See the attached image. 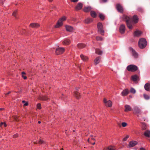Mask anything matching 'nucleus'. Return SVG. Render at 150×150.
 Returning <instances> with one entry per match:
<instances>
[{"instance_id":"nucleus-1","label":"nucleus","mask_w":150,"mask_h":150,"mask_svg":"<svg viewBox=\"0 0 150 150\" xmlns=\"http://www.w3.org/2000/svg\"><path fill=\"white\" fill-rule=\"evenodd\" d=\"M123 19L126 22L127 27L130 29L132 28V22L131 21V17H129L126 15H124L123 17Z\"/></svg>"},{"instance_id":"nucleus-2","label":"nucleus","mask_w":150,"mask_h":150,"mask_svg":"<svg viewBox=\"0 0 150 150\" xmlns=\"http://www.w3.org/2000/svg\"><path fill=\"white\" fill-rule=\"evenodd\" d=\"M139 46L141 49L145 47L146 45V41L145 39L142 38L139 40Z\"/></svg>"},{"instance_id":"nucleus-3","label":"nucleus","mask_w":150,"mask_h":150,"mask_svg":"<svg viewBox=\"0 0 150 150\" xmlns=\"http://www.w3.org/2000/svg\"><path fill=\"white\" fill-rule=\"evenodd\" d=\"M127 69L129 71L134 72L137 70L138 67L135 65L131 64L128 65L127 67Z\"/></svg>"},{"instance_id":"nucleus-4","label":"nucleus","mask_w":150,"mask_h":150,"mask_svg":"<svg viewBox=\"0 0 150 150\" xmlns=\"http://www.w3.org/2000/svg\"><path fill=\"white\" fill-rule=\"evenodd\" d=\"M65 49L64 47H58L56 49L55 54L58 55L63 54L65 51Z\"/></svg>"},{"instance_id":"nucleus-5","label":"nucleus","mask_w":150,"mask_h":150,"mask_svg":"<svg viewBox=\"0 0 150 150\" xmlns=\"http://www.w3.org/2000/svg\"><path fill=\"white\" fill-rule=\"evenodd\" d=\"M98 31L99 32L101 35H103L104 33V30L103 29V25L102 23L99 22L97 25Z\"/></svg>"},{"instance_id":"nucleus-6","label":"nucleus","mask_w":150,"mask_h":150,"mask_svg":"<svg viewBox=\"0 0 150 150\" xmlns=\"http://www.w3.org/2000/svg\"><path fill=\"white\" fill-rule=\"evenodd\" d=\"M103 102L105 105L108 107H111L112 105V102L111 101L109 100L107 101V99L105 98L103 99Z\"/></svg>"},{"instance_id":"nucleus-7","label":"nucleus","mask_w":150,"mask_h":150,"mask_svg":"<svg viewBox=\"0 0 150 150\" xmlns=\"http://www.w3.org/2000/svg\"><path fill=\"white\" fill-rule=\"evenodd\" d=\"M116 8L117 10L120 13L123 11V9L122 6L120 4H117L116 5Z\"/></svg>"},{"instance_id":"nucleus-8","label":"nucleus","mask_w":150,"mask_h":150,"mask_svg":"<svg viewBox=\"0 0 150 150\" xmlns=\"http://www.w3.org/2000/svg\"><path fill=\"white\" fill-rule=\"evenodd\" d=\"M70 40L68 38L64 39L62 42L63 45H69L70 44Z\"/></svg>"},{"instance_id":"nucleus-9","label":"nucleus","mask_w":150,"mask_h":150,"mask_svg":"<svg viewBox=\"0 0 150 150\" xmlns=\"http://www.w3.org/2000/svg\"><path fill=\"white\" fill-rule=\"evenodd\" d=\"M129 91L127 89L124 90L121 93V95L122 96H127L129 93Z\"/></svg>"},{"instance_id":"nucleus-10","label":"nucleus","mask_w":150,"mask_h":150,"mask_svg":"<svg viewBox=\"0 0 150 150\" xmlns=\"http://www.w3.org/2000/svg\"><path fill=\"white\" fill-rule=\"evenodd\" d=\"M133 113L135 114H139L141 113V111L138 107H135L133 110Z\"/></svg>"},{"instance_id":"nucleus-11","label":"nucleus","mask_w":150,"mask_h":150,"mask_svg":"<svg viewBox=\"0 0 150 150\" xmlns=\"http://www.w3.org/2000/svg\"><path fill=\"white\" fill-rule=\"evenodd\" d=\"M137 142L136 141H132L129 142L128 146L129 147H132L134 146L137 145Z\"/></svg>"},{"instance_id":"nucleus-12","label":"nucleus","mask_w":150,"mask_h":150,"mask_svg":"<svg viewBox=\"0 0 150 150\" xmlns=\"http://www.w3.org/2000/svg\"><path fill=\"white\" fill-rule=\"evenodd\" d=\"M63 24V23L60 20H58L56 24L54 26V27L55 28H59L62 26Z\"/></svg>"},{"instance_id":"nucleus-13","label":"nucleus","mask_w":150,"mask_h":150,"mask_svg":"<svg viewBox=\"0 0 150 150\" xmlns=\"http://www.w3.org/2000/svg\"><path fill=\"white\" fill-rule=\"evenodd\" d=\"M125 26L124 25H122L120 26L119 30L121 33H123L125 31Z\"/></svg>"},{"instance_id":"nucleus-14","label":"nucleus","mask_w":150,"mask_h":150,"mask_svg":"<svg viewBox=\"0 0 150 150\" xmlns=\"http://www.w3.org/2000/svg\"><path fill=\"white\" fill-rule=\"evenodd\" d=\"M65 28L66 30L67 31L72 32H73L74 30V28L72 27L71 26L68 25H66Z\"/></svg>"},{"instance_id":"nucleus-15","label":"nucleus","mask_w":150,"mask_h":150,"mask_svg":"<svg viewBox=\"0 0 150 150\" xmlns=\"http://www.w3.org/2000/svg\"><path fill=\"white\" fill-rule=\"evenodd\" d=\"M83 6V4L82 3H78L75 8V9L76 10H80Z\"/></svg>"},{"instance_id":"nucleus-16","label":"nucleus","mask_w":150,"mask_h":150,"mask_svg":"<svg viewBox=\"0 0 150 150\" xmlns=\"http://www.w3.org/2000/svg\"><path fill=\"white\" fill-rule=\"evenodd\" d=\"M74 95L76 99H79L81 97L80 93L77 91H74Z\"/></svg>"},{"instance_id":"nucleus-17","label":"nucleus","mask_w":150,"mask_h":150,"mask_svg":"<svg viewBox=\"0 0 150 150\" xmlns=\"http://www.w3.org/2000/svg\"><path fill=\"white\" fill-rule=\"evenodd\" d=\"M125 109L124 111L126 112L130 111L132 110V108L130 106L128 105H126L125 106Z\"/></svg>"},{"instance_id":"nucleus-18","label":"nucleus","mask_w":150,"mask_h":150,"mask_svg":"<svg viewBox=\"0 0 150 150\" xmlns=\"http://www.w3.org/2000/svg\"><path fill=\"white\" fill-rule=\"evenodd\" d=\"M30 26L33 28H37L40 26V25L38 23H33L30 24Z\"/></svg>"},{"instance_id":"nucleus-19","label":"nucleus","mask_w":150,"mask_h":150,"mask_svg":"<svg viewBox=\"0 0 150 150\" xmlns=\"http://www.w3.org/2000/svg\"><path fill=\"white\" fill-rule=\"evenodd\" d=\"M142 33L141 31L137 30L134 32V35L135 36L139 37L142 35Z\"/></svg>"},{"instance_id":"nucleus-20","label":"nucleus","mask_w":150,"mask_h":150,"mask_svg":"<svg viewBox=\"0 0 150 150\" xmlns=\"http://www.w3.org/2000/svg\"><path fill=\"white\" fill-rule=\"evenodd\" d=\"M80 57L81 59L83 61L86 62L88 61V57L82 54L80 55Z\"/></svg>"},{"instance_id":"nucleus-21","label":"nucleus","mask_w":150,"mask_h":150,"mask_svg":"<svg viewBox=\"0 0 150 150\" xmlns=\"http://www.w3.org/2000/svg\"><path fill=\"white\" fill-rule=\"evenodd\" d=\"M85 46V45L83 43H79L77 45V48L79 49L84 48Z\"/></svg>"},{"instance_id":"nucleus-22","label":"nucleus","mask_w":150,"mask_h":150,"mask_svg":"<svg viewBox=\"0 0 150 150\" xmlns=\"http://www.w3.org/2000/svg\"><path fill=\"white\" fill-rule=\"evenodd\" d=\"M131 79L133 81H136L138 79L139 76L136 75H135L132 76Z\"/></svg>"},{"instance_id":"nucleus-23","label":"nucleus","mask_w":150,"mask_h":150,"mask_svg":"<svg viewBox=\"0 0 150 150\" xmlns=\"http://www.w3.org/2000/svg\"><path fill=\"white\" fill-rule=\"evenodd\" d=\"M144 135L147 137H150V131L148 130H146L144 132Z\"/></svg>"},{"instance_id":"nucleus-24","label":"nucleus","mask_w":150,"mask_h":150,"mask_svg":"<svg viewBox=\"0 0 150 150\" xmlns=\"http://www.w3.org/2000/svg\"><path fill=\"white\" fill-rule=\"evenodd\" d=\"M144 88L147 91L150 90V84L149 83H146L145 85Z\"/></svg>"},{"instance_id":"nucleus-25","label":"nucleus","mask_w":150,"mask_h":150,"mask_svg":"<svg viewBox=\"0 0 150 150\" xmlns=\"http://www.w3.org/2000/svg\"><path fill=\"white\" fill-rule=\"evenodd\" d=\"M100 57H97L94 61V63L95 65H97L98 64L100 61Z\"/></svg>"},{"instance_id":"nucleus-26","label":"nucleus","mask_w":150,"mask_h":150,"mask_svg":"<svg viewBox=\"0 0 150 150\" xmlns=\"http://www.w3.org/2000/svg\"><path fill=\"white\" fill-rule=\"evenodd\" d=\"M133 21L134 22V23H137L138 21V19L137 17L136 16L134 15L133 16Z\"/></svg>"},{"instance_id":"nucleus-27","label":"nucleus","mask_w":150,"mask_h":150,"mask_svg":"<svg viewBox=\"0 0 150 150\" xmlns=\"http://www.w3.org/2000/svg\"><path fill=\"white\" fill-rule=\"evenodd\" d=\"M91 8L90 7H86L83 8V11L86 12H88L90 11L91 10Z\"/></svg>"},{"instance_id":"nucleus-28","label":"nucleus","mask_w":150,"mask_h":150,"mask_svg":"<svg viewBox=\"0 0 150 150\" xmlns=\"http://www.w3.org/2000/svg\"><path fill=\"white\" fill-rule=\"evenodd\" d=\"M131 50L132 51L133 56L135 58H137L138 57V54L133 49H132Z\"/></svg>"},{"instance_id":"nucleus-29","label":"nucleus","mask_w":150,"mask_h":150,"mask_svg":"<svg viewBox=\"0 0 150 150\" xmlns=\"http://www.w3.org/2000/svg\"><path fill=\"white\" fill-rule=\"evenodd\" d=\"M90 13L91 16L93 18H95L96 17L97 15L96 13L94 11H91Z\"/></svg>"},{"instance_id":"nucleus-30","label":"nucleus","mask_w":150,"mask_h":150,"mask_svg":"<svg viewBox=\"0 0 150 150\" xmlns=\"http://www.w3.org/2000/svg\"><path fill=\"white\" fill-rule=\"evenodd\" d=\"M39 99L41 100H47L49 98H47L46 96H40Z\"/></svg>"},{"instance_id":"nucleus-31","label":"nucleus","mask_w":150,"mask_h":150,"mask_svg":"<svg viewBox=\"0 0 150 150\" xmlns=\"http://www.w3.org/2000/svg\"><path fill=\"white\" fill-rule=\"evenodd\" d=\"M92 21L93 20L92 18H88L85 20V22L86 23H88L92 22Z\"/></svg>"},{"instance_id":"nucleus-32","label":"nucleus","mask_w":150,"mask_h":150,"mask_svg":"<svg viewBox=\"0 0 150 150\" xmlns=\"http://www.w3.org/2000/svg\"><path fill=\"white\" fill-rule=\"evenodd\" d=\"M96 53L97 54L101 55L102 54L103 52L100 49H97L96 50Z\"/></svg>"},{"instance_id":"nucleus-33","label":"nucleus","mask_w":150,"mask_h":150,"mask_svg":"<svg viewBox=\"0 0 150 150\" xmlns=\"http://www.w3.org/2000/svg\"><path fill=\"white\" fill-rule=\"evenodd\" d=\"M115 146H109L106 150H115Z\"/></svg>"},{"instance_id":"nucleus-34","label":"nucleus","mask_w":150,"mask_h":150,"mask_svg":"<svg viewBox=\"0 0 150 150\" xmlns=\"http://www.w3.org/2000/svg\"><path fill=\"white\" fill-rule=\"evenodd\" d=\"M66 19V17L65 16H64L60 18L59 20H60V21L62 22L63 23V22L65 21Z\"/></svg>"},{"instance_id":"nucleus-35","label":"nucleus","mask_w":150,"mask_h":150,"mask_svg":"<svg viewBox=\"0 0 150 150\" xmlns=\"http://www.w3.org/2000/svg\"><path fill=\"white\" fill-rule=\"evenodd\" d=\"M147 128L146 125L145 124L143 123L142 126V129L143 130H145Z\"/></svg>"},{"instance_id":"nucleus-36","label":"nucleus","mask_w":150,"mask_h":150,"mask_svg":"<svg viewBox=\"0 0 150 150\" xmlns=\"http://www.w3.org/2000/svg\"><path fill=\"white\" fill-rule=\"evenodd\" d=\"M22 77L24 79H27V77L25 76V72H21Z\"/></svg>"},{"instance_id":"nucleus-37","label":"nucleus","mask_w":150,"mask_h":150,"mask_svg":"<svg viewBox=\"0 0 150 150\" xmlns=\"http://www.w3.org/2000/svg\"><path fill=\"white\" fill-rule=\"evenodd\" d=\"M4 126V127H6L7 126L6 124V123L5 122H1V123H0V127H3V126Z\"/></svg>"},{"instance_id":"nucleus-38","label":"nucleus","mask_w":150,"mask_h":150,"mask_svg":"<svg viewBox=\"0 0 150 150\" xmlns=\"http://www.w3.org/2000/svg\"><path fill=\"white\" fill-rule=\"evenodd\" d=\"M99 17L100 19L102 20H103L104 19L105 16L103 15L101 13L99 14Z\"/></svg>"},{"instance_id":"nucleus-39","label":"nucleus","mask_w":150,"mask_h":150,"mask_svg":"<svg viewBox=\"0 0 150 150\" xmlns=\"http://www.w3.org/2000/svg\"><path fill=\"white\" fill-rule=\"evenodd\" d=\"M130 92L132 93L135 94L136 93V90L134 88H131L130 89Z\"/></svg>"},{"instance_id":"nucleus-40","label":"nucleus","mask_w":150,"mask_h":150,"mask_svg":"<svg viewBox=\"0 0 150 150\" xmlns=\"http://www.w3.org/2000/svg\"><path fill=\"white\" fill-rule=\"evenodd\" d=\"M37 109H40L41 108V104L40 103H38L37 105Z\"/></svg>"},{"instance_id":"nucleus-41","label":"nucleus","mask_w":150,"mask_h":150,"mask_svg":"<svg viewBox=\"0 0 150 150\" xmlns=\"http://www.w3.org/2000/svg\"><path fill=\"white\" fill-rule=\"evenodd\" d=\"M144 96L145 98L146 99H148L149 98V96L146 94H144Z\"/></svg>"},{"instance_id":"nucleus-42","label":"nucleus","mask_w":150,"mask_h":150,"mask_svg":"<svg viewBox=\"0 0 150 150\" xmlns=\"http://www.w3.org/2000/svg\"><path fill=\"white\" fill-rule=\"evenodd\" d=\"M127 124L126 122H123L122 123V125L123 127H126L127 126Z\"/></svg>"},{"instance_id":"nucleus-43","label":"nucleus","mask_w":150,"mask_h":150,"mask_svg":"<svg viewBox=\"0 0 150 150\" xmlns=\"http://www.w3.org/2000/svg\"><path fill=\"white\" fill-rule=\"evenodd\" d=\"M96 39L97 40H103V38L100 37H97Z\"/></svg>"},{"instance_id":"nucleus-44","label":"nucleus","mask_w":150,"mask_h":150,"mask_svg":"<svg viewBox=\"0 0 150 150\" xmlns=\"http://www.w3.org/2000/svg\"><path fill=\"white\" fill-rule=\"evenodd\" d=\"M17 13V12L16 11H15L13 12L12 14V15L14 16L15 17H16V14Z\"/></svg>"},{"instance_id":"nucleus-45","label":"nucleus","mask_w":150,"mask_h":150,"mask_svg":"<svg viewBox=\"0 0 150 150\" xmlns=\"http://www.w3.org/2000/svg\"><path fill=\"white\" fill-rule=\"evenodd\" d=\"M44 142L41 139H40L38 141V143L39 144H42Z\"/></svg>"},{"instance_id":"nucleus-46","label":"nucleus","mask_w":150,"mask_h":150,"mask_svg":"<svg viewBox=\"0 0 150 150\" xmlns=\"http://www.w3.org/2000/svg\"><path fill=\"white\" fill-rule=\"evenodd\" d=\"M129 136L128 135L126 136V137L123 139V141H126L127 140V139L129 138Z\"/></svg>"},{"instance_id":"nucleus-47","label":"nucleus","mask_w":150,"mask_h":150,"mask_svg":"<svg viewBox=\"0 0 150 150\" xmlns=\"http://www.w3.org/2000/svg\"><path fill=\"white\" fill-rule=\"evenodd\" d=\"M18 134H15L13 135V138H16L18 137Z\"/></svg>"},{"instance_id":"nucleus-48","label":"nucleus","mask_w":150,"mask_h":150,"mask_svg":"<svg viewBox=\"0 0 150 150\" xmlns=\"http://www.w3.org/2000/svg\"><path fill=\"white\" fill-rule=\"evenodd\" d=\"M14 119L15 120H16V121L18 120H17L18 117L17 116H14Z\"/></svg>"},{"instance_id":"nucleus-49","label":"nucleus","mask_w":150,"mask_h":150,"mask_svg":"<svg viewBox=\"0 0 150 150\" xmlns=\"http://www.w3.org/2000/svg\"><path fill=\"white\" fill-rule=\"evenodd\" d=\"M71 1L73 2H77L78 0H71Z\"/></svg>"},{"instance_id":"nucleus-50","label":"nucleus","mask_w":150,"mask_h":150,"mask_svg":"<svg viewBox=\"0 0 150 150\" xmlns=\"http://www.w3.org/2000/svg\"><path fill=\"white\" fill-rule=\"evenodd\" d=\"M10 93H11V92L10 91H9L8 93H5V95L6 96H7Z\"/></svg>"},{"instance_id":"nucleus-51","label":"nucleus","mask_w":150,"mask_h":150,"mask_svg":"<svg viewBox=\"0 0 150 150\" xmlns=\"http://www.w3.org/2000/svg\"><path fill=\"white\" fill-rule=\"evenodd\" d=\"M28 105V102H26L24 104V106H27Z\"/></svg>"},{"instance_id":"nucleus-52","label":"nucleus","mask_w":150,"mask_h":150,"mask_svg":"<svg viewBox=\"0 0 150 150\" xmlns=\"http://www.w3.org/2000/svg\"><path fill=\"white\" fill-rule=\"evenodd\" d=\"M140 150H146L144 148L142 147V148H140Z\"/></svg>"},{"instance_id":"nucleus-53","label":"nucleus","mask_w":150,"mask_h":150,"mask_svg":"<svg viewBox=\"0 0 150 150\" xmlns=\"http://www.w3.org/2000/svg\"><path fill=\"white\" fill-rule=\"evenodd\" d=\"M129 98H132V96L131 95H129Z\"/></svg>"},{"instance_id":"nucleus-54","label":"nucleus","mask_w":150,"mask_h":150,"mask_svg":"<svg viewBox=\"0 0 150 150\" xmlns=\"http://www.w3.org/2000/svg\"><path fill=\"white\" fill-rule=\"evenodd\" d=\"M91 139L92 140L94 141H95V139L94 138H91Z\"/></svg>"},{"instance_id":"nucleus-55","label":"nucleus","mask_w":150,"mask_h":150,"mask_svg":"<svg viewBox=\"0 0 150 150\" xmlns=\"http://www.w3.org/2000/svg\"><path fill=\"white\" fill-rule=\"evenodd\" d=\"M25 100H23V101H22V103H25Z\"/></svg>"},{"instance_id":"nucleus-56","label":"nucleus","mask_w":150,"mask_h":150,"mask_svg":"<svg viewBox=\"0 0 150 150\" xmlns=\"http://www.w3.org/2000/svg\"><path fill=\"white\" fill-rule=\"evenodd\" d=\"M48 1L50 2H52L53 0H48Z\"/></svg>"},{"instance_id":"nucleus-57","label":"nucleus","mask_w":150,"mask_h":150,"mask_svg":"<svg viewBox=\"0 0 150 150\" xmlns=\"http://www.w3.org/2000/svg\"><path fill=\"white\" fill-rule=\"evenodd\" d=\"M92 143V144L93 145H94V144H95V142H94L93 143Z\"/></svg>"},{"instance_id":"nucleus-58","label":"nucleus","mask_w":150,"mask_h":150,"mask_svg":"<svg viewBox=\"0 0 150 150\" xmlns=\"http://www.w3.org/2000/svg\"><path fill=\"white\" fill-rule=\"evenodd\" d=\"M102 0L104 2H106V0Z\"/></svg>"},{"instance_id":"nucleus-59","label":"nucleus","mask_w":150,"mask_h":150,"mask_svg":"<svg viewBox=\"0 0 150 150\" xmlns=\"http://www.w3.org/2000/svg\"><path fill=\"white\" fill-rule=\"evenodd\" d=\"M88 141L89 142H90V139H88Z\"/></svg>"},{"instance_id":"nucleus-60","label":"nucleus","mask_w":150,"mask_h":150,"mask_svg":"<svg viewBox=\"0 0 150 150\" xmlns=\"http://www.w3.org/2000/svg\"><path fill=\"white\" fill-rule=\"evenodd\" d=\"M4 109L3 108H0V110H3Z\"/></svg>"},{"instance_id":"nucleus-61","label":"nucleus","mask_w":150,"mask_h":150,"mask_svg":"<svg viewBox=\"0 0 150 150\" xmlns=\"http://www.w3.org/2000/svg\"><path fill=\"white\" fill-rule=\"evenodd\" d=\"M38 123L40 124V123L41 122L40 121H38Z\"/></svg>"}]
</instances>
